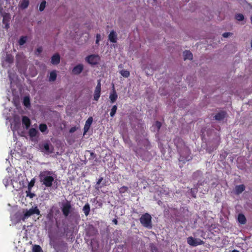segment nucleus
<instances>
[{"label": "nucleus", "mask_w": 252, "mask_h": 252, "mask_svg": "<svg viewBox=\"0 0 252 252\" xmlns=\"http://www.w3.org/2000/svg\"><path fill=\"white\" fill-rule=\"evenodd\" d=\"M55 211L56 212L57 214H58L59 213V209L53 206L49 209L48 214L47 215L48 218H52L53 217L54 213Z\"/></svg>", "instance_id": "dca6fc26"}, {"label": "nucleus", "mask_w": 252, "mask_h": 252, "mask_svg": "<svg viewBox=\"0 0 252 252\" xmlns=\"http://www.w3.org/2000/svg\"><path fill=\"white\" fill-rule=\"evenodd\" d=\"M42 147H43V150L47 153H52V150H50V144L49 143L46 142L43 144Z\"/></svg>", "instance_id": "b1692460"}, {"label": "nucleus", "mask_w": 252, "mask_h": 252, "mask_svg": "<svg viewBox=\"0 0 252 252\" xmlns=\"http://www.w3.org/2000/svg\"><path fill=\"white\" fill-rule=\"evenodd\" d=\"M72 206L70 202L67 201L65 203L63 204L62 207V211L64 217L68 216L71 212Z\"/></svg>", "instance_id": "423d86ee"}, {"label": "nucleus", "mask_w": 252, "mask_h": 252, "mask_svg": "<svg viewBox=\"0 0 252 252\" xmlns=\"http://www.w3.org/2000/svg\"><path fill=\"white\" fill-rule=\"evenodd\" d=\"M46 1L45 0L42 1L39 6V10L40 11H42L44 10L46 6Z\"/></svg>", "instance_id": "c9c22d12"}, {"label": "nucleus", "mask_w": 252, "mask_h": 252, "mask_svg": "<svg viewBox=\"0 0 252 252\" xmlns=\"http://www.w3.org/2000/svg\"><path fill=\"white\" fill-rule=\"evenodd\" d=\"M238 221L240 223L245 224L247 221L245 215L243 214H239L238 216Z\"/></svg>", "instance_id": "aec40b11"}, {"label": "nucleus", "mask_w": 252, "mask_h": 252, "mask_svg": "<svg viewBox=\"0 0 252 252\" xmlns=\"http://www.w3.org/2000/svg\"><path fill=\"white\" fill-rule=\"evenodd\" d=\"M145 141H146V142L147 143V146H150V142H149V141L147 139H146V140H145Z\"/></svg>", "instance_id": "09e8293b"}, {"label": "nucleus", "mask_w": 252, "mask_h": 252, "mask_svg": "<svg viewBox=\"0 0 252 252\" xmlns=\"http://www.w3.org/2000/svg\"><path fill=\"white\" fill-rule=\"evenodd\" d=\"M100 92L101 90H94V100L97 101L100 97Z\"/></svg>", "instance_id": "393cba45"}, {"label": "nucleus", "mask_w": 252, "mask_h": 252, "mask_svg": "<svg viewBox=\"0 0 252 252\" xmlns=\"http://www.w3.org/2000/svg\"><path fill=\"white\" fill-rule=\"evenodd\" d=\"M235 19L239 21H242L244 19V16L242 14H237L235 15Z\"/></svg>", "instance_id": "f704fd0d"}, {"label": "nucleus", "mask_w": 252, "mask_h": 252, "mask_svg": "<svg viewBox=\"0 0 252 252\" xmlns=\"http://www.w3.org/2000/svg\"><path fill=\"white\" fill-rule=\"evenodd\" d=\"M95 90H101V83L100 80H97V85L95 88Z\"/></svg>", "instance_id": "a19ab883"}, {"label": "nucleus", "mask_w": 252, "mask_h": 252, "mask_svg": "<svg viewBox=\"0 0 252 252\" xmlns=\"http://www.w3.org/2000/svg\"><path fill=\"white\" fill-rule=\"evenodd\" d=\"M187 243L190 246L196 247L198 245L202 244L203 243V241L199 239L194 238L190 236L187 238Z\"/></svg>", "instance_id": "0eeeda50"}, {"label": "nucleus", "mask_w": 252, "mask_h": 252, "mask_svg": "<svg viewBox=\"0 0 252 252\" xmlns=\"http://www.w3.org/2000/svg\"><path fill=\"white\" fill-rule=\"evenodd\" d=\"M76 130V128L75 127H71L70 130H69V132H71V133H72V132H74Z\"/></svg>", "instance_id": "49530a36"}, {"label": "nucleus", "mask_w": 252, "mask_h": 252, "mask_svg": "<svg viewBox=\"0 0 252 252\" xmlns=\"http://www.w3.org/2000/svg\"><path fill=\"white\" fill-rule=\"evenodd\" d=\"M93 121V117H90L86 121L84 127V133L83 135H84L89 130L91 125H92Z\"/></svg>", "instance_id": "9b49d317"}, {"label": "nucleus", "mask_w": 252, "mask_h": 252, "mask_svg": "<svg viewBox=\"0 0 252 252\" xmlns=\"http://www.w3.org/2000/svg\"><path fill=\"white\" fill-rule=\"evenodd\" d=\"M103 179V178L102 177H100L98 179V181L96 182V185H95V189L99 190V189L101 188V187L99 186V185L102 181Z\"/></svg>", "instance_id": "58836bf2"}, {"label": "nucleus", "mask_w": 252, "mask_h": 252, "mask_svg": "<svg viewBox=\"0 0 252 252\" xmlns=\"http://www.w3.org/2000/svg\"><path fill=\"white\" fill-rule=\"evenodd\" d=\"M27 193V196H30V198H32L33 197V196H34V194L33 193H32L30 192H29V190L28 191H26Z\"/></svg>", "instance_id": "c03bdc74"}, {"label": "nucleus", "mask_w": 252, "mask_h": 252, "mask_svg": "<svg viewBox=\"0 0 252 252\" xmlns=\"http://www.w3.org/2000/svg\"><path fill=\"white\" fill-rule=\"evenodd\" d=\"M117 106L116 105H114L111 110V112H110V116L112 117H113L116 113V111H117Z\"/></svg>", "instance_id": "2f4dec72"}, {"label": "nucleus", "mask_w": 252, "mask_h": 252, "mask_svg": "<svg viewBox=\"0 0 252 252\" xmlns=\"http://www.w3.org/2000/svg\"><path fill=\"white\" fill-rule=\"evenodd\" d=\"M155 126L157 127V128L158 129V130H159V129L160 128L161 126V124L159 121H156V124H155Z\"/></svg>", "instance_id": "79ce46f5"}, {"label": "nucleus", "mask_w": 252, "mask_h": 252, "mask_svg": "<svg viewBox=\"0 0 252 252\" xmlns=\"http://www.w3.org/2000/svg\"><path fill=\"white\" fill-rule=\"evenodd\" d=\"M227 116V113L224 111H221L217 113L214 116V118L217 121L223 120Z\"/></svg>", "instance_id": "f8f14e48"}, {"label": "nucleus", "mask_w": 252, "mask_h": 252, "mask_svg": "<svg viewBox=\"0 0 252 252\" xmlns=\"http://www.w3.org/2000/svg\"><path fill=\"white\" fill-rule=\"evenodd\" d=\"M61 57L59 54H54L51 58V63L54 65H57L60 63Z\"/></svg>", "instance_id": "4468645a"}, {"label": "nucleus", "mask_w": 252, "mask_h": 252, "mask_svg": "<svg viewBox=\"0 0 252 252\" xmlns=\"http://www.w3.org/2000/svg\"><path fill=\"white\" fill-rule=\"evenodd\" d=\"M120 73L122 76H123V77H126V78L128 77L130 75L129 72L126 70H125V69L121 70Z\"/></svg>", "instance_id": "bb28decb"}, {"label": "nucleus", "mask_w": 252, "mask_h": 252, "mask_svg": "<svg viewBox=\"0 0 252 252\" xmlns=\"http://www.w3.org/2000/svg\"><path fill=\"white\" fill-rule=\"evenodd\" d=\"M5 61L8 63H11L13 62V57L10 55H7Z\"/></svg>", "instance_id": "e433bc0d"}, {"label": "nucleus", "mask_w": 252, "mask_h": 252, "mask_svg": "<svg viewBox=\"0 0 252 252\" xmlns=\"http://www.w3.org/2000/svg\"><path fill=\"white\" fill-rule=\"evenodd\" d=\"M27 38V36H21L18 41L19 44L20 45H24L26 42Z\"/></svg>", "instance_id": "c756f323"}, {"label": "nucleus", "mask_w": 252, "mask_h": 252, "mask_svg": "<svg viewBox=\"0 0 252 252\" xmlns=\"http://www.w3.org/2000/svg\"><path fill=\"white\" fill-rule=\"evenodd\" d=\"M128 189V188L127 187L124 186L121 187L119 189V192L122 194V193H124L127 192Z\"/></svg>", "instance_id": "72a5a7b5"}, {"label": "nucleus", "mask_w": 252, "mask_h": 252, "mask_svg": "<svg viewBox=\"0 0 252 252\" xmlns=\"http://www.w3.org/2000/svg\"><path fill=\"white\" fill-rule=\"evenodd\" d=\"M184 59V60H192L193 58V55L191 52L189 51L186 50L183 52Z\"/></svg>", "instance_id": "6ab92c4d"}, {"label": "nucleus", "mask_w": 252, "mask_h": 252, "mask_svg": "<svg viewBox=\"0 0 252 252\" xmlns=\"http://www.w3.org/2000/svg\"><path fill=\"white\" fill-rule=\"evenodd\" d=\"M29 5V0H22L20 2V7L23 9L27 8Z\"/></svg>", "instance_id": "5701e85b"}, {"label": "nucleus", "mask_w": 252, "mask_h": 252, "mask_svg": "<svg viewBox=\"0 0 252 252\" xmlns=\"http://www.w3.org/2000/svg\"><path fill=\"white\" fill-rule=\"evenodd\" d=\"M23 104L27 107H28L30 105V100L29 97L26 96L24 97Z\"/></svg>", "instance_id": "7c9ffc66"}, {"label": "nucleus", "mask_w": 252, "mask_h": 252, "mask_svg": "<svg viewBox=\"0 0 252 252\" xmlns=\"http://www.w3.org/2000/svg\"><path fill=\"white\" fill-rule=\"evenodd\" d=\"M245 186L244 185H240L236 186L235 188V192L236 194H240L245 189Z\"/></svg>", "instance_id": "f3484780"}, {"label": "nucleus", "mask_w": 252, "mask_h": 252, "mask_svg": "<svg viewBox=\"0 0 252 252\" xmlns=\"http://www.w3.org/2000/svg\"><path fill=\"white\" fill-rule=\"evenodd\" d=\"M232 33L231 32H224L222 34V36L223 37L227 38L230 35L232 34Z\"/></svg>", "instance_id": "37998d69"}, {"label": "nucleus", "mask_w": 252, "mask_h": 252, "mask_svg": "<svg viewBox=\"0 0 252 252\" xmlns=\"http://www.w3.org/2000/svg\"><path fill=\"white\" fill-rule=\"evenodd\" d=\"M174 142L180 156L178 158L180 164H184L187 161L190 160L191 159L190 150L186 145L183 140L180 138H178L174 140Z\"/></svg>", "instance_id": "f257e3e1"}, {"label": "nucleus", "mask_w": 252, "mask_h": 252, "mask_svg": "<svg viewBox=\"0 0 252 252\" xmlns=\"http://www.w3.org/2000/svg\"><path fill=\"white\" fill-rule=\"evenodd\" d=\"M85 60L91 65H96L100 60V58L98 55L92 54L87 56Z\"/></svg>", "instance_id": "39448f33"}, {"label": "nucleus", "mask_w": 252, "mask_h": 252, "mask_svg": "<svg viewBox=\"0 0 252 252\" xmlns=\"http://www.w3.org/2000/svg\"><path fill=\"white\" fill-rule=\"evenodd\" d=\"M32 252H42V249L40 246L35 245L33 246L32 249Z\"/></svg>", "instance_id": "c85d7f7f"}, {"label": "nucleus", "mask_w": 252, "mask_h": 252, "mask_svg": "<svg viewBox=\"0 0 252 252\" xmlns=\"http://www.w3.org/2000/svg\"><path fill=\"white\" fill-rule=\"evenodd\" d=\"M33 214H36L37 215H40V211L37 208V207H35L34 208L32 207L30 210H27L23 215V216L21 217V220L23 221H25V220L31 216Z\"/></svg>", "instance_id": "20e7f679"}, {"label": "nucleus", "mask_w": 252, "mask_h": 252, "mask_svg": "<svg viewBox=\"0 0 252 252\" xmlns=\"http://www.w3.org/2000/svg\"><path fill=\"white\" fill-rule=\"evenodd\" d=\"M52 174L53 172L48 170L41 171L39 174L40 182L47 188L52 187L54 181Z\"/></svg>", "instance_id": "f03ea898"}, {"label": "nucleus", "mask_w": 252, "mask_h": 252, "mask_svg": "<svg viewBox=\"0 0 252 252\" xmlns=\"http://www.w3.org/2000/svg\"><path fill=\"white\" fill-rule=\"evenodd\" d=\"M22 122L23 125H24L26 128H28L31 125L30 119L27 116H23L22 119Z\"/></svg>", "instance_id": "a211bd4d"}, {"label": "nucleus", "mask_w": 252, "mask_h": 252, "mask_svg": "<svg viewBox=\"0 0 252 252\" xmlns=\"http://www.w3.org/2000/svg\"><path fill=\"white\" fill-rule=\"evenodd\" d=\"M112 221L115 224H118V221L117 220V219H114L113 220H112Z\"/></svg>", "instance_id": "de8ad7c7"}, {"label": "nucleus", "mask_w": 252, "mask_h": 252, "mask_svg": "<svg viewBox=\"0 0 252 252\" xmlns=\"http://www.w3.org/2000/svg\"><path fill=\"white\" fill-rule=\"evenodd\" d=\"M83 211L86 216H88L90 212V206L88 203H87L83 207Z\"/></svg>", "instance_id": "412c9836"}, {"label": "nucleus", "mask_w": 252, "mask_h": 252, "mask_svg": "<svg viewBox=\"0 0 252 252\" xmlns=\"http://www.w3.org/2000/svg\"><path fill=\"white\" fill-rule=\"evenodd\" d=\"M39 129L41 132H45L47 131L48 128L46 124H41L39 125Z\"/></svg>", "instance_id": "a878e982"}, {"label": "nucleus", "mask_w": 252, "mask_h": 252, "mask_svg": "<svg viewBox=\"0 0 252 252\" xmlns=\"http://www.w3.org/2000/svg\"><path fill=\"white\" fill-rule=\"evenodd\" d=\"M83 68L84 66L82 64H78L73 68L72 73L74 75H78L82 72Z\"/></svg>", "instance_id": "9d476101"}, {"label": "nucleus", "mask_w": 252, "mask_h": 252, "mask_svg": "<svg viewBox=\"0 0 252 252\" xmlns=\"http://www.w3.org/2000/svg\"><path fill=\"white\" fill-rule=\"evenodd\" d=\"M2 23L4 25V28L8 29L9 28L10 15L9 13H4L2 14Z\"/></svg>", "instance_id": "1a4fd4ad"}, {"label": "nucleus", "mask_w": 252, "mask_h": 252, "mask_svg": "<svg viewBox=\"0 0 252 252\" xmlns=\"http://www.w3.org/2000/svg\"><path fill=\"white\" fill-rule=\"evenodd\" d=\"M100 39H101V35H100V34H99V33L96 34V40H95V43L96 44H99V42L100 40Z\"/></svg>", "instance_id": "ea45409f"}, {"label": "nucleus", "mask_w": 252, "mask_h": 252, "mask_svg": "<svg viewBox=\"0 0 252 252\" xmlns=\"http://www.w3.org/2000/svg\"><path fill=\"white\" fill-rule=\"evenodd\" d=\"M38 131L34 128H32L29 130V134L31 137H34L37 135Z\"/></svg>", "instance_id": "cd10ccee"}, {"label": "nucleus", "mask_w": 252, "mask_h": 252, "mask_svg": "<svg viewBox=\"0 0 252 252\" xmlns=\"http://www.w3.org/2000/svg\"><path fill=\"white\" fill-rule=\"evenodd\" d=\"M60 247L63 249L64 250H66L67 251L68 250V246H67V244L65 242H64L63 241H62L60 244Z\"/></svg>", "instance_id": "4c0bfd02"}, {"label": "nucleus", "mask_w": 252, "mask_h": 252, "mask_svg": "<svg viewBox=\"0 0 252 252\" xmlns=\"http://www.w3.org/2000/svg\"><path fill=\"white\" fill-rule=\"evenodd\" d=\"M57 73L56 70L52 71L49 75V81L50 82H53L56 80Z\"/></svg>", "instance_id": "4be33fe9"}, {"label": "nucleus", "mask_w": 252, "mask_h": 252, "mask_svg": "<svg viewBox=\"0 0 252 252\" xmlns=\"http://www.w3.org/2000/svg\"><path fill=\"white\" fill-rule=\"evenodd\" d=\"M139 220L140 223L144 227L148 228H151L152 227V217L149 214L146 213L142 215Z\"/></svg>", "instance_id": "7ed1b4c3"}, {"label": "nucleus", "mask_w": 252, "mask_h": 252, "mask_svg": "<svg viewBox=\"0 0 252 252\" xmlns=\"http://www.w3.org/2000/svg\"><path fill=\"white\" fill-rule=\"evenodd\" d=\"M86 233L89 236H95L98 234V231L93 225H89L86 229Z\"/></svg>", "instance_id": "6e6552de"}, {"label": "nucleus", "mask_w": 252, "mask_h": 252, "mask_svg": "<svg viewBox=\"0 0 252 252\" xmlns=\"http://www.w3.org/2000/svg\"><path fill=\"white\" fill-rule=\"evenodd\" d=\"M35 183L34 179H32L31 180L30 182L28 184V189L29 190V192H30L31 191L32 188L34 186Z\"/></svg>", "instance_id": "473e14b6"}, {"label": "nucleus", "mask_w": 252, "mask_h": 252, "mask_svg": "<svg viewBox=\"0 0 252 252\" xmlns=\"http://www.w3.org/2000/svg\"><path fill=\"white\" fill-rule=\"evenodd\" d=\"M109 40L110 42L113 43H116L117 39V34L115 32L112 31L110 32L108 36Z\"/></svg>", "instance_id": "2eb2a0df"}, {"label": "nucleus", "mask_w": 252, "mask_h": 252, "mask_svg": "<svg viewBox=\"0 0 252 252\" xmlns=\"http://www.w3.org/2000/svg\"><path fill=\"white\" fill-rule=\"evenodd\" d=\"M232 252H240L238 250H234L232 251Z\"/></svg>", "instance_id": "8fccbe9b"}, {"label": "nucleus", "mask_w": 252, "mask_h": 252, "mask_svg": "<svg viewBox=\"0 0 252 252\" xmlns=\"http://www.w3.org/2000/svg\"><path fill=\"white\" fill-rule=\"evenodd\" d=\"M42 51V48L41 47H39L37 48L36 52L38 53V54H40Z\"/></svg>", "instance_id": "a18cd8bd"}, {"label": "nucleus", "mask_w": 252, "mask_h": 252, "mask_svg": "<svg viewBox=\"0 0 252 252\" xmlns=\"http://www.w3.org/2000/svg\"><path fill=\"white\" fill-rule=\"evenodd\" d=\"M117 98H118V95H117L116 91L115 89L114 85H113V89L111 91V92L110 94V96H109V98L110 99L111 102L112 103H114L116 101V100H117Z\"/></svg>", "instance_id": "ddd939ff"}]
</instances>
